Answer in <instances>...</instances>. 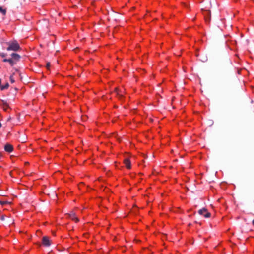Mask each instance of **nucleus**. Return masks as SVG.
<instances>
[{"instance_id": "nucleus-1", "label": "nucleus", "mask_w": 254, "mask_h": 254, "mask_svg": "<svg viewBox=\"0 0 254 254\" xmlns=\"http://www.w3.org/2000/svg\"><path fill=\"white\" fill-rule=\"evenodd\" d=\"M8 47L7 48L8 51H18L20 49V46L18 42L14 40L8 43Z\"/></svg>"}, {"instance_id": "nucleus-2", "label": "nucleus", "mask_w": 254, "mask_h": 254, "mask_svg": "<svg viewBox=\"0 0 254 254\" xmlns=\"http://www.w3.org/2000/svg\"><path fill=\"white\" fill-rule=\"evenodd\" d=\"M198 212L199 215L203 216L206 218H209L211 216L210 213L208 212L207 210L205 208L200 209Z\"/></svg>"}, {"instance_id": "nucleus-3", "label": "nucleus", "mask_w": 254, "mask_h": 254, "mask_svg": "<svg viewBox=\"0 0 254 254\" xmlns=\"http://www.w3.org/2000/svg\"><path fill=\"white\" fill-rule=\"evenodd\" d=\"M42 244L46 247H49L51 245V242L49 237L47 236H44L42 238Z\"/></svg>"}, {"instance_id": "nucleus-4", "label": "nucleus", "mask_w": 254, "mask_h": 254, "mask_svg": "<svg viewBox=\"0 0 254 254\" xmlns=\"http://www.w3.org/2000/svg\"><path fill=\"white\" fill-rule=\"evenodd\" d=\"M124 163L127 169H130L131 168V164L130 160L128 158H125L124 160Z\"/></svg>"}, {"instance_id": "nucleus-5", "label": "nucleus", "mask_w": 254, "mask_h": 254, "mask_svg": "<svg viewBox=\"0 0 254 254\" xmlns=\"http://www.w3.org/2000/svg\"><path fill=\"white\" fill-rule=\"evenodd\" d=\"M4 150L5 151L10 153L13 150V147L10 144H6L4 146Z\"/></svg>"}, {"instance_id": "nucleus-6", "label": "nucleus", "mask_w": 254, "mask_h": 254, "mask_svg": "<svg viewBox=\"0 0 254 254\" xmlns=\"http://www.w3.org/2000/svg\"><path fill=\"white\" fill-rule=\"evenodd\" d=\"M1 105L3 110L5 111H7L8 109L9 108V106L8 103L6 101L2 100Z\"/></svg>"}, {"instance_id": "nucleus-7", "label": "nucleus", "mask_w": 254, "mask_h": 254, "mask_svg": "<svg viewBox=\"0 0 254 254\" xmlns=\"http://www.w3.org/2000/svg\"><path fill=\"white\" fill-rule=\"evenodd\" d=\"M69 217L72 220L74 221L75 222H78L79 221L78 218L77 217L75 214L73 212H71L69 214Z\"/></svg>"}, {"instance_id": "nucleus-8", "label": "nucleus", "mask_w": 254, "mask_h": 254, "mask_svg": "<svg viewBox=\"0 0 254 254\" xmlns=\"http://www.w3.org/2000/svg\"><path fill=\"white\" fill-rule=\"evenodd\" d=\"M3 62H8L11 66H12L14 64L13 61L11 59H4L3 60Z\"/></svg>"}, {"instance_id": "nucleus-9", "label": "nucleus", "mask_w": 254, "mask_h": 254, "mask_svg": "<svg viewBox=\"0 0 254 254\" xmlns=\"http://www.w3.org/2000/svg\"><path fill=\"white\" fill-rule=\"evenodd\" d=\"M11 56L13 59L18 60L20 58V56L16 53H12Z\"/></svg>"}, {"instance_id": "nucleus-10", "label": "nucleus", "mask_w": 254, "mask_h": 254, "mask_svg": "<svg viewBox=\"0 0 254 254\" xmlns=\"http://www.w3.org/2000/svg\"><path fill=\"white\" fill-rule=\"evenodd\" d=\"M0 12L2 14V15H5L6 13V10L0 7Z\"/></svg>"}, {"instance_id": "nucleus-11", "label": "nucleus", "mask_w": 254, "mask_h": 254, "mask_svg": "<svg viewBox=\"0 0 254 254\" xmlns=\"http://www.w3.org/2000/svg\"><path fill=\"white\" fill-rule=\"evenodd\" d=\"M46 66H47V68L48 69H49V67H50V63H47V65H46Z\"/></svg>"}, {"instance_id": "nucleus-12", "label": "nucleus", "mask_w": 254, "mask_h": 254, "mask_svg": "<svg viewBox=\"0 0 254 254\" xmlns=\"http://www.w3.org/2000/svg\"><path fill=\"white\" fill-rule=\"evenodd\" d=\"M5 87H4V86H2V87H1V90H2L4 89H5Z\"/></svg>"}, {"instance_id": "nucleus-13", "label": "nucleus", "mask_w": 254, "mask_h": 254, "mask_svg": "<svg viewBox=\"0 0 254 254\" xmlns=\"http://www.w3.org/2000/svg\"><path fill=\"white\" fill-rule=\"evenodd\" d=\"M252 224L254 226V219L252 221Z\"/></svg>"}, {"instance_id": "nucleus-14", "label": "nucleus", "mask_w": 254, "mask_h": 254, "mask_svg": "<svg viewBox=\"0 0 254 254\" xmlns=\"http://www.w3.org/2000/svg\"><path fill=\"white\" fill-rule=\"evenodd\" d=\"M1 127V123H0V128Z\"/></svg>"}]
</instances>
